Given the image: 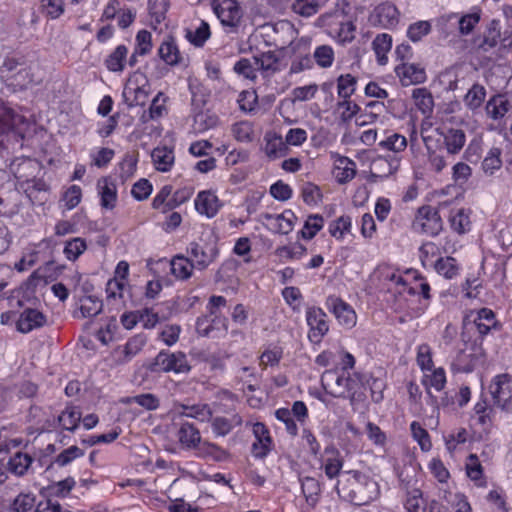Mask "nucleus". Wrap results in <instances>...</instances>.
<instances>
[{
    "mask_svg": "<svg viewBox=\"0 0 512 512\" xmlns=\"http://www.w3.org/2000/svg\"><path fill=\"white\" fill-rule=\"evenodd\" d=\"M340 476L335 490L343 499L361 506L367 505L379 497V485L370 476L357 470L345 471Z\"/></svg>",
    "mask_w": 512,
    "mask_h": 512,
    "instance_id": "obj_1",
    "label": "nucleus"
},
{
    "mask_svg": "<svg viewBox=\"0 0 512 512\" xmlns=\"http://www.w3.org/2000/svg\"><path fill=\"white\" fill-rule=\"evenodd\" d=\"M33 122L23 109L0 99V149L9 150L21 145Z\"/></svg>",
    "mask_w": 512,
    "mask_h": 512,
    "instance_id": "obj_2",
    "label": "nucleus"
},
{
    "mask_svg": "<svg viewBox=\"0 0 512 512\" xmlns=\"http://www.w3.org/2000/svg\"><path fill=\"white\" fill-rule=\"evenodd\" d=\"M0 78L13 92L26 90L37 82L34 68L15 58L4 60L0 66Z\"/></svg>",
    "mask_w": 512,
    "mask_h": 512,
    "instance_id": "obj_3",
    "label": "nucleus"
},
{
    "mask_svg": "<svg viewBox=\"0 0 512 512\" xmlns=\"http://www.w3.org/2000/svg\"><path fill=\"white\" fill-rule=\"evenodd\" d=\"M191 366L184 352H170L167 350L160 351L155 357L151 370L153 372H173L176 374L188 373Z\"/></svg>",
    "mask_w": 512,
    "mask_h": 512,
    "instance_id": "obj_4",
    "label": "nucleus"
},
{
    "mask_svg": "<svg viewBox=\"0 0 512 512\" xmlns=\"http://www.w3.org/2000/svg\"><path fill=\"white\" fill-rule=\"evenodd\" d=\"M325 306L342 327L351 329L356 325L357 315L355 310L341 298L334 295L328 296L325 301Z\"/></svg>",
    "mask_w": 512,
    "mask_h": 512,
    "instance_id": "obj_5",
    "label": "nucleus"
},
{
    "mask_svg": "<svg viewBox=\"0 0 512 512\" xmlns=\"http://www.w3.org/2000/svg\"><path fill=\"white\" fill-rule=\"evenodd\" d=\"M306 322L309 326L308 337L310 341L320 343L329 331L327 314L320 307H308L306 310Z\"/></svg>",
    "mask_w": 512,
    "mask_h": 512,
    "instance_id": "obj_6",
    "label": "nucleus"
},
{
    "mask_svg": "<svg viewBox=\"0 0 512 512\" xmlns=\"http://www.w3.org/2000/svg\"><path fill=\"white\" fill-rule=\"evenodd\" d=\"M413 226L416 230L435 236L442 229V220L436 209L431 206H422L417 211Z\"/></svg>",
    "mask_w": 512,
    "mask_h": 512,
    "instance_id": "obj_7",
    "label": "nucleus"
},
{
    "mask_svg": "<svg viewBox=\"0 0 512 512\" xmlns=\"http://www.w3.org/2000/svg\"><path fill=\"white\" fill-rule=\"evenodd\" d=\"M490 392L495 403L503 410L512 411V381L507 374L494 377Z\"/></svg>",
    "mask_w": 512,
    "mask_h": 512,
    "instance_id": "obj_8",
    "label": "nucleus"
},
{
    "mask_svg": "<svg viewBox=\"0 0 512 512\" xmlns=\"http://www.w3.org/2000/svg\"><path fill=\"white\" fill-rule=\"evenodd\" d=\"M188 253L194 268L204 270L216 260L219 250L212 243L200 244L193 242L189 245Z\"/></svg>",
    "mask_w": 512,
    "mask_h": 512,
    "instance_id": "obj_9",
    "label": "nucleus"
},
{
    "mask_svg": "<svg viewBox=\"0 0 512 512\" xmlns=\"http://www.w3.org/2000/svg\"><path fill=\"white\" fill-rule=\"evenodd\" d=\"M212 8L221 24L226 27H236L242 17L236 0H214Z\"/></svg>",
    "mask_w": 512,
    "mask_h": 512,
    "instance_id": "obj_10",
    "label": "nucleus"
},
{
    "mask_svg": "<svg viewBox=\"0 0 512 512\" xmlns=\"http://www.w3.org/2000/svg\"><path fill=\"white\" fill-rule=\"evenodd\" d=\"M264 225L273 233L287 235L295 226L297 217L292 210L280 214L266 213L263 215Z\"/></svg>",
    "mask_w": 512,
    "mask_h": 512,
    "instance_id": "obj_11",
    "label": "nucleus"
},
{
    "mask_svg": "<svg viewBox=\"0 0 512 512\" xmlns=\"http://www.w3.org/2000/svg\"><path fill=\"white\" fill-rule=\"evenodd\" d=\"M321 384L333 397H347V372L326 370L321 376Z\"/></svg>",
    "mask_w": 512,
    "mask_h": 512,
    "instance_id": "obj_12",
    "label": "nucleus"
},
{
    "mask_svg": "<svg viewBox=\"0 0 512 512\" xmlns=\"http://www.w3.org/2000/svg\"><path fill=\"white\" fill-rule=\"evenodd\" d=\"M332 18L333 20L329 24L328 29L329 35L339 43L351 42L355 37V26L351 21H340L337 18H334L331 14L322 15L318 20L320 22H325L326 19Z\"/></svg>",
    "mask_w": 512,
    "mask_h": 512,
    "instance_id": "obj_13",
    "label": "nucleus"
},
{
    "mask_svg": "<svg viewBox=\"0 0 512 512\" xmlns=\"http://www.w3.org/2000/svg\"><path fill=\"white\" fill-rule=\"evenodd\" d=\"M395 73L403 86L424 83L427 78L425 69L415 63H402L395 67Z\"/></svg>",
    "mask_w": 512,
    "mask_h": 512,
    "instance_id": "obj_14",
    "label": "nucleus"
},
{
    "mask_svg": "<svg viewBox=\"0 0 512 512\" xmlns=\"http://www.w3.org/2000/svg\"><path fill=\"white\" fill-rule=\"evenodd\" d=\"M370 20L384 28H391L399 22V11L395 5L389 2L379 4L373 10Z\"/></svg>",
    "mask_w": 512,
    "mask_h": 512,
    "instance_id": "obj_15",
    "label": "nucleus"
},
{
    "mask_svg": "<svg viewBox=\"0 0 512 512\" xmlns=\"http://www.w3.org/2000/svg\"><path fill=\"white\" fill-rule=\"evenodd\" d=\"M123 94L127 98L133 96L132 101L134 105H144L149 96V86L145 77L139 74L130 78Z\"/></svg>",
    "mask_w": 512,
    "mask_h": 512,
    "instance_id": "obj_16",
    "label": "nucleus"
},
{
    "mask_svg": "<svg viewBox=\"0 0 512 512\" xmlns=\"http://www.w3.org/2000/svg\"><path fill=\"white\" fill-rule=\"evenodd\" d=\"M194 205L196 211L207 218H213L222 206L215 193L209 190L200 191L194 200Z\"/></svg>",
    "mask_w": 512,
    "mask_h": 512,
    "instance_id": "obj_17",
    "label": "nucleus"
},
{
    "mask_svg": "<svg viewBox=\"0 0 512 512\" xmlns=\"http://www.w3.org/2000/svg\"><path fill=\"white\" fill-rule=\"evenodd\" d=\"M252 431L255 437L252 444V454L256 458H263L271 450L272 439L269 430L263 423L257 422L253 424Z\"/></svg>",
    "mask_w": 512,
    "mask_h": 512,
    "instance_id": "obj_18",
    "label": "nucleus"
},
{
    "mask_svg": "<svg viewBox=\"0 0 512 512\" xmlns=\"http://www.w3.org/2000/svg\"><path fill=\"white\" fill-rule=\"evenodd\" d=\"M46 316L37 309L27 308L19 316L16 321V329L23 333H29L34 329L44 326Z\"/></svg>",
    "mask_w": 512,
    "mask_h": 512,
    "instance_id": "obj_19",
    "label": "nucleus"
},
{
    "mask_svg": "<svg viewBox=\"0 0 512 512\" xmlns=\"http://www.w3.org/2000/svg\"><path fill=\"white\" fill-rule=\"evenodd\" d=\"M97 191L102 208L111 210L117 202V187L110 177H102L97 181Z\"/></svg>",
    "mask_w": 512,
    "mask_h": 512,
    "instance_id": "obj_20",
    "label": "nucleus"
},
{
    "mask_svg": "<svg viewBox=\"0 0 512 512\" xmlns=\"http://www.w3.org/2000/svg\"><path fill=\"white\" fill-rule=\"evenodd\" d=\"M400 166L397 156H378L371 162L370 170L373 176L385 178L395 173Z\"/></svg>",
    "mask_w": 512,
    "mask_h": 512,
    "instance_id": "obj_21",
    "label": "nucleus"
},
{
    "mask_svg": "<svg viewBox=\"0 0 512 512\" xmlns=\"http://www.w3.org/2000/svg\"><path fill=\"white\" fill-rule=\"evenodd\" d=\"M437 131L443 137L449 154H457L462 150L466 142V135L463 130L442 128L441 130L437 129Z\"/></svg>",
    "mask_w": 512,
    "mask_h": 512,
    "instance_id": "obj_22",
    "label": "nucleus"
},
{
    "mask_svg": "<svg viewBox=\"0 0 512 512\" xmlns=\"http://www.w3.org/2000/svg\"><path fill=\"white\" fill-rule=\"evenodd\" d=\"M334 159V174L338 182L345 183L354 178L356 174V164L348 157L331 153Z\"/></svg>",
    "mask_w": 512,
    "mask_h": 512,
    "instance_id": "obj_23",
    "label": "nucleus"
},
{
    "mask_svg": "<svg viewBox=\"0 0 512 512\" xmlns=\"http://www.w3.org/2000/svg\"><path fill=\"white\" fill-rule=\"evenodd\" d=\"M482 10L478 6H473L468 13H458L456 26L460 36L470 35L476 25L480 22Z\"/></svg>",
    "mask_w": 512,
    "mask_h": 512,
    "instance_id": "obj_24",
    "label": "nucleus"
},
{
    "mask_svg": "<svg viewBox=\"0 0 512 512\" xmlns=\"http://www.w3.org/2000/svg\"><path fill=\"white\" fill-rule=\"evenodd\" d=\"M430 269H433L438 275L445 279H454L459 275L461 267L455 258L451 256H441L436 258V262H434Z\"/></svg>",
    "mask_w": 512,
    "mask_h": 512,
    "instance_id": "obj_25",
    "label": "nucleus"
},
{
    "mask_svg": "<svg viewBox=\"0 0 512 512\" xmlns=\"http://www.w3.org/2000/svg\"><path fill=\"white\" fill-rule=\"evenodd\" d=\"M265 146L264 152L270 159H277L287 154L288 147L284 142L281 135L277 133L268 132L264 137Z\"/></svg>",
    "mask_w": 512,
    "mask_h": 512,
    "instance_id": "obj_26",
    "label": "nucleus"
},
{
    "mask_svg": "<svg viewBox=\"0 0 512 512\" xmlns=\"http://www.w3.org/2000/svg\"><path fill=\"white\" fill-rule=\"evenodd\" d=\"M451 229L458 234H465L471 229L470 211L465 208L452 209L449 216Z\"/></svg>",
    "mask_w": 512,
    "mask_h": 512,
    "instance_id": "obj_27",
    "label": "nucleus"
},
{
    "mask_svg": "<svg viewBox=\"0 0 512 512\" xmlns=\"http://www.w3.org/2000/svg\"><path fill=\"white\" fill-rule=\"evenodd\" d=\"M466 475L478 487H484L487 484L483 473V466L476 454H470L465 462Z\"/></svg>",
    "mask_w": 512,
    "mask_h": 512,
    "instance_id": "obj_28",
    "label": "nucleus"
},
{
    "mask_svg": "<svg viewBox=\"0 0 512 512\" xmlns=\"http://www.w3.org/2000/svg\"><path fill=\"white\" fill-rule=\"evenodd\" d=\"M151 158L156 170L161 172L169 171L175 161L174 152L168 147H156L151 153Z\"/></svg>",
    "mask_w": 512,
    "mask_h": 512,
    "instance_id": "obj_29",
    "label": "nucleus"
},
{
    "mask_svg": "<svg viewBox=\"0 0 512 512\" xmlns=\"http://www.w3.org/2000/svg\"><path fill=\"white\" fill-rule=\"evenodd\" d=\"M496 324L494 312L488 308L480 309L473 318V325L480 336H485L492 329H495Z\"/></svg>",
    "mask_w": 512,
    "mask_h": 512,
    "instance_id": "obj_30",
    "label": "nucleus"
},
{
    "mask_svg": "<svg viewBox=\"0 0 512 512\" xmlns=\"http://www.w3.org/2000/svg\"><path fill=\"white\" fill-rule=\"evenodd\" d=\"M511 104L504 95H495L486 104L487 115L493 120L504 117L511 109Z\"/></svg>",
    "mask_w": 512,
    "mask_h": 512,
    "instance_id": "obj_31",
    "label": "nucleus"
},
{
    "mask_svg": "<svg viewBox=\"0 0 512 512\" xmlns=\"http://www.w3.org/2000/svg\"><path fill=\"white\" fill-rule=\"evenodd\" d=\"M392 48V36L387 33L378 34L373 42L372 49L376 55L378 64L386 65L388 62L387 54Z\"/></svg>",
    "mask_w": 512,
    "mask_h": 512,
    "instance_id": "obj_32",
    "label": "nucleus"
},
{
    "mask_svg": "<svg viewBox=\"0 0 512 512\" xmlns=\"http://www.w3.org/2000/svg\"><path fill=\"white\" fill-rule=\"evenodd\" d=\"M209 24L203 20L195 27L186 29L185 38L195 47H202L210 38Z\"/></svg>",
    "mask_w": 512,
    "mask_h": 512,
    "instance_id": "obj_33",
    "label": "nucleus"
},
{
    "mask_svg": "<svg viewBox=\"0 0 512 512\" xmlns=\"http://www.w3.org/2000/svg\"><path fill=\"white\" fill-rule=\"evenodd\" d=\"M178 439L183 446L193 449H196L201 442V436L198 429L187 422L181 424L178 431Z\"/></svg>",
    "mask_w": 512,
    "mask_h": 512,
    "instance_id": "obj_34",
    "label": "nucleus"
},
{
    "mask_svg": "<svg viewBox=\"0 0 512 512\" xmlns=\"http://www.w3.org/2000/svg\"><path fill=\"white\" fill-rule=\"evenodd\" d=\"M158 52L161 59L168 65H177L181 60L179 49L172 37H167L161 43Z\"/></svg>",
    "mask_w": 512,
    "mask_h": 512,
    "instance_id": "obj_35",
    "label": "nucleus"
},
{
    "mask_svg": "<svg viewBox=\"0 0 512 512\" xmlns=\"http://www.w3.org/2000/svg\"><path fill=\"white\" fill-rule=\"evenodd\" d=\"M171 273L180 280H186L191 277L194 266L189 258L177 255L171 262Z\"/></svg>",
    "mask_w": 512,
    "mask_h": 512,
    "instance_id": "obj_36",
    "label": "nucleus"
},
{
    "mask_svg": "<svg viewBox=\"0 0 512 512\" xmlns=\"http://www.w3.org/2000/svg\"><path fill=\"white\" fill-rule=\"evenodd\" d=\"M412 99L415 106L422 114L428 116L432 113L434 100L431 93L426 88H416L412 92Z\"/></svg>",
    "mask_w": 512,
    "mask_h": 512,
    "instance_id": "obj_37",
    "label": "nucleus"
},
{
    "mask_svg": "<svg viewBox=\"0 0 512 512\" xmlns=\"http://www.w3.org/2000/svg\"><path fill=\"white\" fill-rule=\"evenodd\" d=\"M233 137L242 143H251L255 138L254 125L248 120H242L231 126Z\"/></svg>",
    "mask_w": 512,
    "mask_h": 512,
    "instance_id": "obj_38",
    "label": "nucleus"
},
{
    "mask_svg": "<svg viewBox=\"0 0 512 512\" xmlns=\"http://www.w3.org/2000/svg\"><path fill=\"white\" fill-rule=\"evenodd\" d=\"M254 64L258 70H262L267 75L274 74L281 70V63L277 56L269 51L262 53L259 57H254Z\"/></svg>",
    "mask_w": 512,
    "mask_h": 512,
    "instance_id": "obj_39",
    "label": "nucleus"
},
{
    "mask_svg": "<svg viewBox=\"0 0 512 512\" xmlns=\"http://www.w3.org/2000/svg\"><path fill=\"white\" fill-rule=\"evenodd\" d=\"M422 384L427 388H433L436 391H441L446 385V373L442 367L433 368L431 371L424 373Z\"/></svg>",
    "mask_w": 512,
    "mask_h": 512,
    "instance_id": "obj_40",
    "label": "nucleus"
},
{
    "mask_svg": "<svg viewBox=\"0 0 512 512\" xmlns=\"http://www.w3.org/2000/svg\"><path fill=\"white\" fill-rule=\"evenodd\" d=\"M128 49L125 45H118L105 60L106 68L111 72H121L125 67Z\"/></svg>",
    "mask_w": 512,
    "mask_h": 512,
    "instance_id": "obj_41",
    "label": "nucleus"
},
{
    "mask_svg": "<svg viewBox=\"0 0 512 512\" xmlns=\"http://www.w3.org/2000/svg\"><path fill=\"white\" fill-rule=\"evenodd\" d=\"M378 145L384 150L400 153L407 148L408 141L405 136L396 132H390L378 143Z\"/></svg>",
    "mask_w": 512,
    "mask_h": 512,
    "instance_id": "obj_42",
    "label": "nucleus"
},
{
    "mask_svg": "<svg viewBox=\"0 0 512 512\" xmlns=\"http://www.w3.org/2000/svg\"><path fill=\"white\" fill-rule=\"evenodd\" d=\"M196 450L198 456L215 461H224L228 456L223 448L208 441H201Z\"/></svg>",
    "mask_w": 512,
    "mask_h": 512,
    "instance_id": "obj_43",
    "label": "nucleus"
},
{
    "mask_svg": "<svg viewBox=\"0 0 512 512\" xmlns=\"http://www.w3.org/2000/svg\"><path fill=\"white\" fill-rule=\"evenodd\" d=\"M80 420L81 411L76 406H67L58 417L60 426L68 431H74Z\"/></svg>",
    "mask_w": 512,
    "mask_h": 512,
    "instance_id": "obj_44",
    "label": "nucleus"
},
{
    "mask_svg": "<svg viewBox=\"0 0 512 512\" xmlns=\"http://www.w3.org/2000/svg\"><path fill=\"white\" fill-rule=\"evenodd\" d=\"M301 488L307 504L310 507H315L321 491L319 482L315 478L306 477L302 480Z\"/></svg>",
    "mask_w": 512,
    "mask_h": 512,
    "instance_id": "obj_45",
    "label": "nucleus"
},
{
    "mask_svg": "<svg viewBox=\"0 0 512 512\" xmlns=\"http://www.w3.org/2000/svg\"><path fill=\"white\" fill-rule=\"evenodd\" d=\"M432 31V24L427 20H419L411 23L408 28L406 35L413 43L420 42L425 36L430 34Z\"/></svg>",
    "mask_w": 512,
    "mask_h": 512,
    "instance_id": "obj_46",
    "label": "nucleus"
},
{
    "mask_svg": "<svg viewBox=\"0 0 512 512\" xmlns=\"http://www.w3.org/2000/svg\"><path fill=\"white\" fill-rule=\"evenodd\" d=\"M173 203V195H172V186L165 185L160 191L156 194L152 201V207L161 211L162 213H167L168 211L174 209V207H170Z\"/></svg>",
    "mask_w": 512,
    "mask_h": 512,
    "instance_id": "obj_47",
    "label": "nucleus"
},
{
    "mask_svg": "<svg viewBox=\"0 0 512 512\" xmlns=\"http://www.w3.org/2000/svg\"><path fill=\"white\" fill-rule=\"evenodd\" d=\"M322 7L321 2L317 0H294L291 5V9L295 14L305 18L312 17Z\"/></svg>",
    "mask_w": 512,
    "mask_h": 512,
    "instance_id": "obj_48",
    "label": "nucleus"
},
{
    "mask_svg": "<svg viewBox=\"0 0 512 512\" xmlns=\"http://www.w3.org/2000/svg\"><path fill=\"white\" fill-rule=\"evenodd\" d=\"M168 6V0H148V11L154 28L165 19Z\"/></svg>",
    "mask_w": 512,
    "mask_h": 512,
    "instance_id": "obj_49",
    "label": "nucleus"
},
{
    "mask_svg": "<svg viewBox=\"0 0 512 512\" xmlns=\"http://www.w3.org/2000/svg\"><path fill=\"white\" fill-rule=\"evenodd\" d=\"M33 459L26 453L17 452L8 462L9 470L17 475L23 476L31 466Z\"/></svg>",
    "mask_w": 512,
    "mask_h": 512,
    "instance_id": "obj_50",
    "label": "nucleus"
},
{
    "mask_svg": "<svg viewBox=\"0 0 512 512\" xmlns=\"http://www.w3.org/2000/svg\"><path fill=\"white\" fill-rule=\"evenodd\" d=\"M330 456L325 458L323 462V468L325 475L329 479H334L340 475L341 469L343 467V459L338 451L331 449Z\"/></svg>",
    "mask_w": 512,
    "mask_h": 512,
    "instance_id": "obj_51",
    "label": "nucleus"
},
{
    "mask_svg": "<svg viewBox=\"0 0 512 512\" xmlns=\"http://www.w3.org/2000/svg\"><path fill=\"white\" fill-rule=\"evenodd\" d=\"M324 219L319 214L309 215L304 223L302 230L299 232L303 239L310 240L323 228Z\"/></svg>",
    "mask_w": 512,
    "mask_h": 512,
    "instance_id": "obj_52",
    "label": "nucleus"
},
{
    "mask_svg": "<svg viewBox=\"0 0 512 512\" xmlns=\"http://www.w3.org/2000/svg\"><path fill=\"white\" fill-rule=\"evenodd\" d=\"M241 424V418L234 415L231 419L215 417L212 421V430L216 436L227 435L235 426Z\"/></svg>",
    "mask_w": 512,
    "mask_h": 512,
    "instance_id": "obj_53",
    "label": "nucleus"
},
{
    "mask_svg": "<svg viewBox=\"0 0 512 512\" xmlns=\"http://www.w3.org/2000/svg\"><path fill=\"white\" fill-rule=\"evenodd\" d=\"M306 252V247L298 242L279 247L276 250V254L283 261L299 260L306 255Z\"/></svg>",
    "mask_w": 512,
    "mask_h": 512,
    "instance_id": "obj_54",
    "label": "nucleus"
},
{
    "mask_svg": "<svg viewBox=\"0 0 512 512\" xmlns=\"http://www.w3.org/2000/svg\"><path fill=\"white\" fill-rule=\"evenodd\" d=\"M485 97V88L479 84H474L465 95L464 103L470 110L474 111L482 106Z\"/></svg>",
    "mask_w": 512,
    "mask_h": 512,
    "instance_id": "obj_55",
    "label": "nucleus"
},
{
    "mask_svg": "<svg viewBox=\"0 0 512 512\" xmlns=\"http://www.w3.org/2000/svg\"><path fill=\"white\" fill-rule=\"evenodd\" d=\"M313 58L320 68H330L335 60L334 49L330 45L317 46L314 50Z\"/></svg>",
    "mask_w": 512,
    "mask_h": 512,
    "instance_id": "obj_56",
    "label": "nucleus"
},
{
    "mask_svg": "<svg viewBox=\"0 0 512 512\" xmlns=\"http://www.w3.org/2000/svg\"><path fill=\"white\" fill-rule=\"evenodd\" d=\"M419 257L422 265L430 269L436 258L441 257L440 248L433 242H426L419 249Z\"/></svg>",
    "mask_w": 512,
    "mask_h": 512,
    "instance_id": "obj_57",
    "label": "nucleus"
},
{
    "mask_svg": "<svg viewBox=\"0 0 512 512\" xmlns=\"http://www.w3.org/2000/svg\"><path fill=\"white\" fill-rule=\"evenodd\" d=\"M469 434L465 428H456L448 435L444 436L446 449L450 454H453L459 445L465 444L468 440Z\"/></svg>",
    "mask_w": 512,
    "mask_h": 512,
    "instance_id": "obj_58",
    "label": "nucleus"
},
{
    "mask_svg": "<svg viewBox=\"0 0 512 512\" xmlns=\"http://www.w3.org/2000/svg\"><path fill=\"white\" fill-rule=\"evenodd\" d=\"M86 249V241L81 237H76L65 243L63 253L69 261H76Z\"/></svg>",
    "mask_w": 512,
    "mask_h": 512,
    "instance_id": "obj_59",
    "label": "nucleus"
},
{
    "mask_svg": "<svg viewBox=\"0 0 512 512\" xmlns=\"http://www.w3.org/2000/svg\"><path fill=\"white\" fill-rule=\"evenodd\" d=\"M351 227V217L344 215L330 223L329 233L337 240H342L346 234L350 233Z\"/></svg>",
    "mask_w": 512,
    "mask_h": 512,
    "instance_id": "obj_60",
    "label": "nucleus"
},
{
    "mask_svg": "<svg viewBox=\"0 0 512 512\" xmlns=\"http://www.w3.org/2000/svg\"><path fill=\"white\" fill-rule=\"evenodd\" d=\"M416 362L423 373L431 371L434 368L432 348L426 344L417 346Z\"/></svg>",
    "mask_w": 512,
    "mask_h": 512,
    "instance_id": "obj_61",
    "label": "nucleus"
},
{
    "mask_svg": "<svg viewBox=\"0 0 512 512\" xmlns=\"http://www.w3.org/2000/svg\"><path fill=\"white\" fill-rule=\"evenodd\" d=\"M103 303L96 297L86 296L81 300L80 312L83 317H95L101 313Z\"/></svg>",
    "mask_w": 512,
    "mask_h": 512,
    "instance_id": "obj_62",
    "label": "nucleus"
},
{
    "mask_svg": "<svg viewBox=\"0 0 512 512\" xmlns=\"http://www.w3.org/2000/svg\"><path fill=\"white\" fill-rule=\"evenodd\" d=\"M404 506L407 512H426V503L419 489H412L407 493Z\"/></svg>",
    "mask_w": 512,
    "mask_h": 512,
    "instance_id": "obj_63",
    "label": "nucleus"
},
{
    "mask_svg": "<svg viewBox=\"0 0 512 512\" xmlns=\"http://www.w3.org/2000/svg\"><path fill=\"white\" fill-rule=\"evenodd\" d=\"M410 430L413 439L417 441L421 450L429 451L432 447V443L428 432L422 427V425L417 421H413L410 424Z\"/></svg>",
    "mask_w": 512,
    "mask_h": 512,
    "instance_id": "obj_64",
    "label": "nucleus"
}]
</instances>
